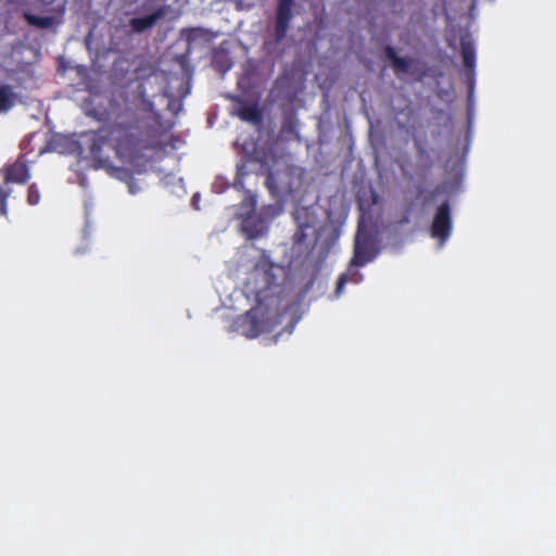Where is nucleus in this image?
I'll use <instances>...</instances> for the list:
<instances>
[{"mask_svg":"<svg viewBox=\"0 0 556 556\" xmlns=\"http://www.w3.org/2000/svg\"><path fill=\"white\" fill-rule=\"evenodd\" d=\"M386 56L391 61L392 67L396 75L400 73H408L412 60L399 56L393 47L387 46L384 49Z\"/></svg>","mask_w":556,"mask_h":556,"instance_id":"9d476101","label":"nucleus"},{"mask_svg":"<svg viewBox=\"0 0 556 556\" xmlns=\"http://www.w3.org/2000/svg\"><path fill=\"white\" fill-rule=\"evenodd\" d=\"M416 148H417V152L419 154H424L425 153V148L421 146L420 142H416Z\"/></svg>","mask_w":556,"mask_h":556,"instance_id":"412c9836","label":"nucleus"},{"mask_svg":"<svg viewBox=\"0 0 556 556\" xmlns=\"http://www.w3.org/2000/svg\"><path fill=\"white\" fill-rule=\"evenodd\" d=\"M167 12L168 7L162 5L149 15L131 18L129 21V26L134 33L141 34L147 29L152 28L161 18L167 14Z\"/></svg>","mask_w":556,"mask_h":556,"instance_id":"6e6552de","label":"nucleus"},{"mask_svg":"<svg viewBox=\"0 0 556 556\" xmlns=\"http://www.w3.org/2000/svg\"><path fill=\"white\" fill-rule=\"evenodd\" d=\"M453 229L451 204L446 200L441 203L434 213L430 225V236L437 239L440 248L450 239Z\"/></svg>","mask_w":556,"mask_h":556,"instance_id":"20e7f679","label":"nucleus"},{"mask_svg":"<svg viewBox=\"0 0 556 556\" xmlns=\"http://www.w3.org/2000/svg\"><path fill=\"white\" fill-rule=\"evenodd\" d=\"M244 223H245V227H249L250 220L247 219Z\"/></svg>","mask_w":556,"mask_h":556,"instance_id":"4be33fe9","label":"nucleus"},{"mask_svg":"<svg viewBox=\"0 0 556 556\" xmlns=\"http://www.w3.org/2000/svg\"><path fill=\"white\" fill-rule=\"evenodd\" d=\"M295 0H278L274 25V41L280 43L287 36L293 17Z\"/></svg>","mask_w":556,"mask_h":556,"instance_id":"423d86ee","label":"nucleus"},{"mask_svg":"<svg viewBox=\"0 0 556 556\" xmlns=\"http://www.w3.org/2000/svg\"><path fill=\"white\" fill-rule=\"evenodd\" d=\"M377 255L374 237L361 229L357 230L354 241V252L351 266L362 267L371 262Z\"/></svg>","mask_w":556,"mask_h":556,"instance_id":"39448f33","label":"nucleus"},{"mask_svg":"<svg viewBox=\"0 0 556 556\" xmlns=\"http://www.w3.org/2000/svg\"><path fill=\"white\" fill-rule=\"evenodd\" d=\"M40 201L39 190L35 185H30L27 191V202L29 205H36Z\"/></svg>","mask_w":556,"mask_h":556,"instance_id":"dca6fc26","label":"nucleus"},{"mask_svg":"<svg viewBox=\"0 0 556 556\" xmlns=\"http://www.w3.org/2000/svg\"><path fill=\"white\" fill-rule=\"evenodd\" d=\"M265 187L273 195V198H279L281 195V191L278 187L275 174L269 169L265 180Z\"/></svg>","mask_w":556,"mask_h":556,"instance_id":"2eb2a0df","label":"nucleus"},{"mask_svg":"<svg viewBox=\"0 0 556 556\" xmlns=\"http://www.w3.org/2000/svg\"><path fill=\"white\" fill-rule=\"evenodd\" d=\"M10 195V190L5 191L0 187V215L7 214V200Z\"/></svg>","mask_w":556,"mask_h":556,"instance_id":"f3484780","label":"nucleus"},{"mask_svg":"<svg viewBox=\"0 0 556 556\" xmlns=\"http://www.w3.org/2000/svg\"><path fill=\"white\" fill-rule=\"evenodd\" d=\"M278 267L265 255L258 258L247 279V288L257 300L276 285L275 269Z\"/></svg>","mask_w":556,"mask_h":556,"instance_id":"f03ea898","label":"nucleus"},{"mask_svg":"<svg viewBox=\"0 0 556 556\" xmlns=\"http://www.w3.org/2000/svg\"><path fill=\"white\" fill-rule=\"evenodd\" d=\"M282 130L283 131H288L290 134H295V127H294V125L292 123L283 124Z\"/></svg>","mask_w":556,"mask_h":556,"instance_id":"6ab92c4d","label":"nucleus"},{"mask_svg":"<svg viewBox=\"0 0 556 556\" xmlns=\"http://www.w3.org/2000/svg\"><path fill=\"white\" fill-rule=\"evenodd\" d=\"M262 316V309L260 307H253L233 319L231 330L245 338L254 339L267 330L265 321L261 318Z\"/></svg>","mask_w":556,"mask_h":556,"instance_id":"7ed1b4c3","label":"nucleus"},{"mask_svg":"<svg viewBox=\"0 0 556 556\" xmlns=\"http://www.w3.org/2000/svg\"><path fill=\"white\" fill-rule=\"evenodd\" d=\"M165 132L161 121L155 117L114 122L91 135L89 154L96 168L124 181L129 193L136 194L140 187L134 174L146 170L149 151L165 147Z\"/></svg>","mask_w":556,"mask_h":556,"instance_id":"f257e3e1","label":"nucleus"},{"mask_svg":"<svg viewBox=\"0 0 556 556\" xmlns=\"http://www.w3.org/2000/svg\"><path fill=\"white\" fill-rule=\"evenodd\" d=\"M348 281V277L346 275H341L338 279V282H337V288H336V292L339 294L341 293L342 289L344 288L345 283Z\"/></svg>","mask_w":556,"mask_h":556,"instance_id":"a211bd4d","label":"nucleus"},{"mask_svg":"<svg viewBox=\"0 0 556 556\" xmlns=\"http://www.w3.org/2000/svg\"><path fill=\"white\" fill-rule=\"evenodd\" d=\"M361 280H362V275L358 271H356L352 275L353 282L358 283Z\"/></svg>","mask_w":556,"mask_h":556,"instance_id":"aec40b11","label":"nucleus"},{"mask_svg":"<svg viewBox=\"0 0 556 556\" xmlns=\"http://www.w3.org/2000/svg\"><path fill=\"white\" fill-rule=\"evenodd\" d=\"M238 116L242 121L254 125H260L263 121L262 112L256 104L243 105L238 110Z\"/></svg>","mask_w":556,"mask_h":556,"instance_id":"f8f14e48","label":"nucleus"},{"mask_svg":"<svg viewBox=\"0 0 556 556\" xmlns=\"http://www.w3.org/2000/svg\"><path fill=\"white\" fill-rule=\"evenodd\" d=\"M24 18L26 20V22L29 25L36 26V27L42 28V29L51 27L54 22L53 17H51V16H38V15L31 14L28 12L24 13Z\"/></svg>","mask_w":556,"mask_h":556,"instance_id":"ddd939ff","label":"nucleus"},{"mask_svg":"<svg viewBox=\"0 0 556 556\" xmlns=\"http://www.w3.org/2000/svg\"><path fill=\"white\" fill-rule=\"evenodd\" d=\"M293 248L299 253H309L316 245L317 235L315 228L308 223L300 224L293 235Z\"/></svg>","mask_w":556,"mask_h":556,"instance_id":"0eeeda50","label":"nucleus"},{"mask_svg":"<svg viewBox=\"0 0 556 556\" xmlns=\"http://www.w3.org/2000/svg\"><path fill=\"white\" fill-rule=\"evenodd\" d=\"M29 179V168L26 163L16 161L5 168V182L26 184Z\"/></svg>","mask_w":556,"mask_h":556,"instance_id":"1a4fd4ad","label":"nucleus"},{"mask_svg":"<svg viewBox=\"0 0 556 556\" xmlns=\"http://www.w3.org/2000/svg\"><path fill=\"white\" fill-rule=\"evenodd\" d=\"M428 201H429V197H427V198L425 199V204H427V203H428Z\"/></svg>","mask_w":556,"mask_h":556,"instance_id":"5701e85b","label":"nucleus"},{"mask_svg":"<svg viewBox=\"0 0 556 556\" xmlns=\"http://www.w3.org/2000/svg\"><path fill=\"white\" fill-rule=\"evenodd\" d=\"M14 102V93L11 86H0V112L8 111Z\"/></svg>","mask_w":556,"mask_h":556,"instance_id":"4468645a","label":"nucleus"},{"mask_svg":"<svg viewBox=\"0 0 556 556\" xmlns=\"http://www.w3.org/2000/svg\"><path fill=\"white\" fill-rule=\"evenodd\" d=\"M460 52L464 66L470 72L471 75H473L476 66V51L473 43L470 40L463 38L460 41Z\"/></svg>","mask_w":556,"mask_h":556,"instance_id":"9b49d317","label":"nucleus"}]
</instances>
